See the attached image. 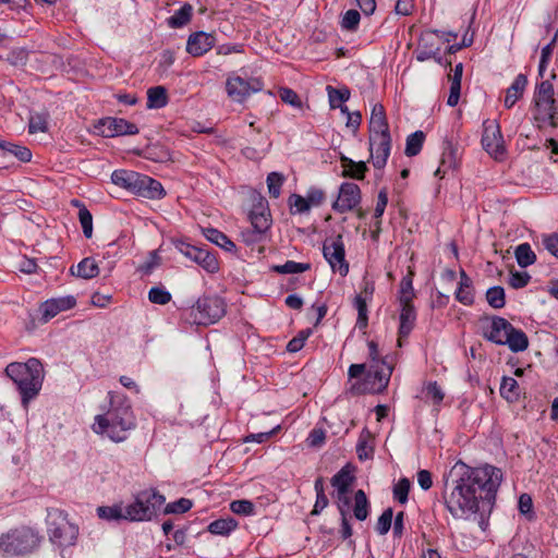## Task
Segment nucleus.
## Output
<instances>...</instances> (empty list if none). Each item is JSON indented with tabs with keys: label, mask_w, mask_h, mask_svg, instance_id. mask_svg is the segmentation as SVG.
Listing matches in <instances>:
<instances>
[{
	"label": "nucleus",
	"mask_w": 558,
	"mask_h": 558,
	"mask_svg": "<svg viewBox=\"0 0 558 558\" xmlns=\"http://www.w3.org/2000/svg\"><path fill=\"white\" fill-rule=\"evenodd\" d=\"M451 476L450 492L446 483L442 498L446 509L454 519L478 512L481 501L493 502L502 481L501 470L489 464L478 468L457 464Z\"/></svg>",
	"instance_id": "f257e3e1"
},
{
	"label": "nucleus",
	"mask_w": 558,
	"mask_h": 558,
	"mask_svg": "<svg viewBox=\"0 0 558 558\" xmlns=\"http://www.w3.org/2000/svg\"><path fill=\"white\" fill-rule=\"evenodd\" d=\"M136 426V416L128 396L109 391L108 407L104 413L95 416L92 429L95 434L119 444L128 440Z\"/></svg>",
	"instance_id": "f03ea898"
},
{
	"label": "nucleus",
	"mask_w": 558,
	"mask_h": 558,
	"mask_svg": "<svg viewBox=\"0 0 558 558\" xmlns=\"http://www.w3.org/2000/svg\"><path fill=\"white\" fill-rule=\"evenodd\" d=\"M478 324L481 336L486 341L497 345H508L514 353L525 351L529 348L526 333L501 316L484 315L478 318Z\"/></svg>",
	"instance_id": "7ed1b4c3"
},
{
	"label": "nucleus",
	"mask_w": 558,
	"mask_h": 558,
	"mask_svg": "<svg viewBox=\"0 0 558 558\" xmlns=\"http://www.w3.org/2000/svg\"><path fill=\"white\" fill-rule=\"evenodd\" d=\"M5 374L16 385L22 405L27 409L29 401L38 396L43 386L41 362L36 357H31L25 363L12 362L5 367Z\"/></svg>",
	"instance_id": "20e7f679"
},
{
	"label": "nucleus",
	"mask_w": 558,
	"mask_h": 558,
	"mask_svg": "<svg viewBox=\"0 0 558 558\" xmlns=\"http://www.w3.org/2000/svg\"><path fill=\"white\" fill-rule=\"evenodd\" d=\"M44 535L35 527L20 525L0 535V556L3 558L26 557L39 550Z\"/></svg>",
	"instance_id": "39448f33"
},
{
	"label": "nucleus",
	"mask_w": 558,
	"mask_h": 558,
	"mask_svg": "<svg viewBox=\"0 0 558 558\" xmlns=\"http://www.w3.org/2000/svg\"><path fill=\"white\" fill-rule=\"evenodd\" d=\"M68 513L58 508H49L46 524L49 541L59 548H68L76 544L78 526L70 522Z\"/></svg>",
	"instance_id": "423d86ee"
},
{
	"label": "nucleus",
	"mask_w": 558,
	"mask_h": 558,
	"mask_svg": "<svg viewBox=\"0 0 558 558\" xmlns=\"http://www.w3.org/2000/svg\"><path fill=\"white\" fill-rule=\"evenodd\" d=\"M165 501V496L155 488L141 490L134 496V500L131 504L124 506L126 512L125 521H150L160 510Z\"/></svg>",
	"instance_id": "0eeeda50"
},
{
	"label": "nucleus",
	"mask_w": 558,
	"mask_h": 558,
	"mask_svg": "<svg viewBox=\"0 0 558 558\" xmlns=\"http://www.w3.org/2000/svg\"><path fill=\"white\" fill-rule=\"evenodd\" d=\"M226 314V303L218 295H203L191 308L193 323L208 326L217 323Z\"/></svg>",
	"instance_id": "6e6552de"
},
{
	"label": "nucleus",
	"mask_w": 558,
	"mask_h": 558,
	"mask_svg": "<svg viewBox=\"0 0 558 558\" xmlns=\"http://www.w3.org/2000/svg\"><path fill=\"white\" fill-rule=\"evenodd\" d=\"M393 367L388 362L369 364L362 383L354 384L357 393H381L388 387Z\"/></svg>",
	"instance_id": "1a4fd4ad"
},
{
	"label": "nucleus",
	"mask_w": 558,
	"mask_h": 558,
	"mask_svg": "<svg viewBox=\"0 0 558 558\" xmlns=\"http://www.w3.org/2000/svg\"><path fill=\"white\" fill-rule=\"evenodd\" d=\"M263 87V80L255 76L243 78L239 75H231L226 82L228 96L236 102L245 101L252 94L262 90Z\"/></svg>",
	"instance_id": "9d476101"
},
{
	"label": "nucleus",
	"mask_w": 558,
	"mask_h": 558,
	"mask_svg": "<svg viewBox=\"0 0 558 558\" xmlns=\"http://www.w3.org/2000/svg\"><path fill=\"white\" fill-rule=\"evenodd\" d=\"M175 248L209 274L219 270V263L216 255L203 247L194 246L185 241H174Z\"/></svg>",
	"instance_id": "9b49d317"
},
{
	"label": "nucleus",
	"mask_w": 558,
	"mask_h": 558,
	"mask_svg": "<svg viewBox=\"0 0 558 558\" xmlns=\"http://www.w3.org/2000/svg\"><path fill=\"white\" fill-rule=\"evenodd\" d=\"M368 150L373 166L376 170H383L390 156L392 140L390 132H376L368 136Z\"/></svg>",
	"instance_id": "f8f14e48"
},
{
	"label": "nucleus",
	"mask_w": 558,
	"mask_h": 558,
	"mask_svg": "<svg viewBox=\"0 0 558 558\" xmlns=\"http://www.w3.org/2000/svg\"><path fill=\"white\" fill-rule=\"evenodd\" d=\"M362 202V192L353 182H342L339 186L338 197L331 204L333 211L345 214L355 210Z\"/></svg>",
	"instance_id": "ddd939ff"
},
{
	"label": "nucleus",
	"mask_w": 558,
	"mask_h": 558,
	"mask_svg": "<svg viewBox=\"0 0 558 558\" xmlns=\"http://www.w3.org/2000/svg\"><path fill=\"white\" fill-rule=\"evenodd\" d=\"M95 130L102 137H116L138 134L137 125L123 118L106 117L95 124Z\"/></svg>",
	"instance_id": "4468645a"
},
{
	"label": "nucleus",
	"mask_w": 558,
	"mask_h": 558,
	"mask_svg": "<svg viewBox=\"0 0 558 558\" xmlns=\"http://www.w3.org/2000/svg\"><path fill=\"white\" fill-rule=\"evenodd\" d=\"M323 254L333 271H338L343 277L348 275L349 264L345 260V250L341 234H338L331 241H325Z\"/></svg>",
	"instance_id": "2eb2a0df"
},
{
	"label": "nucleus",
	"mask_w": 558,
	"mask_h": 558,
	"mask_svg": "<svg viewBox=\"0 0 558 558\" xmlns=\"http://www.w3.org/2000/svg\"><path fill=\"white\" fill-rule=\"evenodd\" d=\"M482 146L495 159H501L506 153L499 124L496 121H485L483 124Z\"/></svg>",
	"instance_id": "dca6fc26"
},
{
	"label": "nucleus",
	"mask_w": 558,
	"mask_h": 558,
	"mask_svg": "<svg viewBox=\"0 0 558 558\" xmlns=\"http://www.w3.org/2000/svg\"><path fill=\"white\" fill-rule=\"evenodd\" d=\"M133 194L149 199H160L166 195V191L158 180L140 173Z\"/></svg>",
	"instance_id": "f3484780"
},
{
	"label": "nucleus",
	"mask_w": 558,
	"mask_h": 558,
	"mask_svg": "<svg viewBox=\"0 0 558 558\" xmlns=\"http://www.w3.org/2000/svg\"><path fill=\"white\" fill-rule=\"evenodd\" d=\"M216 44V38L213 34L205 32H195L191 34L186 43V51L192 57H202L208 52Z\"/></svg>",
	"instance_id": "a211bd4d"
},
{
	"label": "nucleus",
	"mask_w": 558,
	"mask_h": 558,
	"mask_svg": "<svg viewBox=\"0 0 558 558\" xmlns=\"http://www.w3.org/2000/svg\"><path fill=\"white\" fill-rule=\"evenodd\" d=\"M458 149L454 143L445 138L442 142V153L440 158V163L436 169L434 175L442 179L449 170H453L458 167Z\"/></svg>",
	"instance_id": "6ab92c4d"
},
{
	"label": "nucleus",
	"mask_w": 558,
	"mask_h": 558,
	"mask_svg": "<svg viewBox=\"0 0 558 558\" xmlns=\"http://www.w3.org/2000/svg\"><path fill=\"white\" fill-rule=\"evenodd\" d=\"M75 305L76 300L72 295L47 300L41 304L43 317L47 322L57 316L60 312L71 310Z\"/></svg>",
	"instance_id": "aec40b11"
},
{
	"label": "nucleus",
	"mask_w": 558,
	"mask_h": 558,
	"mask_svg": "<svg viewBox=\"0 0 558 558\" xmlns=\"http://www.w3.org/2000/svg\"><path fill=\"white\" fill-rule=\"evenodd\" d=\"M398 344L401 347V340L408 338L415 326L416 311L414 304H400Z\"/></svg>",
	"instance_id": "412c9836"
},
{
	"label": "nucleus",
	"mask_w": 558,
	"mask_h": 558,
	"mask_svg": "<svg viewBox=\"0 0 558 558\" xmlns=\"http://www.w3.org/2000/svg\"><path fill=\"white\" fill-rule=\"evenodd\" d=\"M339 160H340L341 168H342V172H341L342 178H349V179L359 180V181L364 180V178L368 171V167H367L366 162L354 161L353 159L347 157L343 154H340Z\"/></svg>",
	"instance_id": "4be33fe9"
},
{
	"label": "nucleus",
	"mask_w": 558,
	"mask_h": 558,
	"mask_svg": "<svg viewBox=\"0 0 558 558\" xmlns=\"http://www.w3.org/2000/svg\"><path fill=\"white\" fill-rule=\"evenodd\" d=\"M526 86L527 76L523 73L518 74L513 82L511 83V85L506 90L504 104L507 109L512 108L515 105V102L522 98Z\"/></svg>",
	"instance_id": "5701e85b"
},
{
	"label": "nucleus",
	"mask_w": 558,
	"mask_h": 558,
	"mask_svg": "<svg viewBox=\"0 0 558 558\" xmlns=\"http://www.w3.org/2000/svg\"><path fill=\"white\" fill-rule=\"evenodd\" d=\"M451 71L452 73L448 74L450 92L447 99V105L450 107H456L460 99L463 64L461 62L456 64L454 69H451Z\"/></svg>",
	"instance_id": "b1692460"
},
{
	"label": "nucleus",
	"mask_w": 558,
	"mask_h": 558,
	"mask_svg": "<svg viewBox=\"0 0 558 558\" xmlns=\"http://www.w3.org/2000/svg\"><path fill=\"white\" fill-rule=\"evenodd\" d=\"M355 481L350 464L342 466L330 480L333 492L350 493Z\"/></svg>",
	"instance_id": "393cba45"
},
{
	"label": "nucleus",
	"mask_w": 558,
	"mask_h": 558,
	"mask_svg": "<svg viewBox=\"0 0 558 558\" xmlns=\"http://www.w3.org/2000/svg\"><path fill=\"white\" fill-rule=\"evenodd\" d=\"M70 274L72 276L89 280L96 278L99 275V266L95 258L85 257L76 265V267H70Z\"/></svg>",
	"instance_id": "a878e982"
},
{
	"label": "nucleus",
	"mask_w": 558,
	"mask_h": 558,
	"mask_svg": "<svg viewBox=\"0 0 558 558\" xmlns=\"http://www.w3.org/2000/svg\"><path fill=\"white\" fill-rule=\"evenodd\" d=\"M138 178L140 172L125 169H118L111 173V182L114 185L131 192L132 194Z\"/></svg>",
	"instance_id": "bb28decb"
},
{
	"label": "nucleus",
	"mask_w": 558,
	"mask_h": 558,
	"mask_svg": "<svg viewBox=\"0 0 558 558\" xmlns=\"http://www.w3.org/2000/svg\"><path fill=\"white\" fill-rule=\"evenodd\" d=\"M368 128L369 134H375L376 132H390L386 110L381 104L373 106Z\"/></svg>",
	"instance_id": "cd10ccee"
},
{
	"label": "nucleus",
	"mask_w": 558,
	"mask_h": 558,
	"mask_svg": "<svg viewBox=\"0 0 558 558\" xmlns=\"http://www.w3.org/2000/svg\"><path fill=\"white\" fill-rule=\"evenodd\" d=\"M203 235L211 243L223 248L227 252H235V244L220 230L215 228H204Z\"/></svg>",
	"instance_id": "c85d7f7f"
},
{
	"label": "nucleus",
	"mask_w": 558,
	"mask_h": 558,
	"mask_svg": "<svg viewBox=\"0 0 558 558\" xmlns=\"http://www.w3.org/2000/svg\"><path fill=\"white\" fill-rule=\"evenodd\" d=\"M238 527V521L232 517L220 518L210 522L207 531L214 535L229 536Z\"/></svg>",
	"instance_id": "c756f323"
},
{
	"label": "nucleus",
	"mask_w": 558,
	"mask_h": 558,
	"mask_svg": "<svg viewBox=\"0 0 558 558\" xmlns=\"http://www.w3.org/2000/svg\"><path fill=\"white\" fill-rule=\"evenodd\" d=\"M500 396L508 402H517L520 398V387L513 377L504 376L500 384Z\"/></svg>",
	"instance_id": "7c9ffc66"
},
{
	"label": "nucleus",
	"mask_w": 558,
	"mask_h": 558,
	"mask_svg": "<svg viewBox=\"0 0 558 558\" xmlns=\"http://www.w3.org/2000/svg\"><path fill=\"white\" fill-rule=\"evenodd\" d=\"M169 101L167 89L163 86H154L147 90V108L160 109Z\"/></svg>",
	"instance_id": "2f4dec72"
},
{
	"label": "nucleus",
	"mask_w": 558,
	"mask_h": 558,
	"mask_svg": "<svg viewBox=\"0 0 558 558\" xmlns=\"http://www.w3.org/2000/svg\"><path fill=\"white\" fill-rule=\"evenodd\" d=\"M98 518L106 521H125L126 512L122 502L112 506H100L97 508Z\"/></svg>",
	"instance_id": "473e14b6"
},
{
	"label": "nucleus",
	"mask_w": 558,
	"mask_h": 558,
	"mask_svg": "<svg viewBox=\"0 0 558 558\" xmlns=\"http://www.w3.org/2000/svg\"><path fill=\"white\" fill-rule=\"evenodd\" d=\"M193 14V7L190 3H184L173 15L167 19V24L171 28H180L186 25Z\"/></svg>",
	"instance_id": "72a5a7b5"
},
{
	"label": "nucleus",
	"mask_w": 558,
	"mask_h": 558,
	"mask_svg": "<svg viewBox=\"0 0 558 558\" xmlns=\"http://www.w3.org/2000/svg\"><path fill=\"white\" fill-rule=\"evenodd\" d=\"M414 272L409 270L400 281L399 302L400 304H413L415 292L413 289Z\"/></svg>",
	"instance_id": "f704fd0d"
},
{
	"label": "nucleus",
	"mask_w": 558,
	"mask_h": 558,
	"mask_svg": "<svg viewBox=\"0 0 558 558\" xmlns=\"http://www.w3.org/2000/svg\"><path fill=\"white\" fill-rule=\"evenodd\" d=\"M369 501L363 489L354 494L353 515L359 521H364L369 515Z\"/></svg>",
	"instance_id": "c9c22d12"
},
{
	"label": "nucleus",
	"mask_w": 558,
	"mask_h": 558,
	"mask_svg": "<svg viewBox=\"0 0 558 558\" xmlns=\"http://www.w3.org/2000/svg\"><path fill=\"white\" fill-rule=\"evenodd\" d=\"M0 149L15 156L22 162L32 160V151L28 147L0 140Z\"/></svg>",
	"instance_id": "e433bc0d"
},
{
	"label": "nucleus",
	"mask_w": 558,
	"mask_h": 558,
	"mask_svg": "<svg viewBox=\"0 0 558 558\" xmlns=\"http://www.w3.org/2000/svg\"><path fill=\"white\" fill-rule=\"evenodd\" d=\"M514 256L521 268H526L536 262V254L529 243H521L515 247Z\"/></svg>",
	"instance_id": "4c0bfd02"
},
{
	"label": "nucleus",
	"mask_w": 558,
	"mask_h": 558,
	"mask_svg": "<svg viewBox=\"0 0 558 558\" xmlns=\"http://www.w3.org/2000/svg\"><path fill=\"white\" fill-rule=\"evenodd\" d=\"M425 137H426L425 133L420 130L410 134L405 141L404 154L408 157H414V156L418 155L423 148Z\"/></svg>",
	"instance_id": "58836bf2"
},
{
	"label": "nucleus",
	"mask_w": 558,
	"mask_h": 558,
	"mask_svg": "<svg viewBox=\"0 0 558 558\" xmlns=\"http://www.w3.org/2000/svg\"><path fill=\"white\" fill-rule=\"evenodd\" d=\"M423 392L427 401L439 408L445 399V392L437 381H428L424 385Z\"/></svg>",
	"instance_id": "ea45409f"
},
{
	"label": "nucleus",
	"mask_w": 558,
	"mask_h": 558,
	"mask_svg": "<svg viewBox=\"0 0 558 558\" xmlns=\"http://www.w3.org/2000/svg\"><path fill=\"white\" fill-rule=\"evenodd\" d=\"M371 438V433L367 429H363L360 434L356 444V454L361 461L373 457L374 448L369 445Z\"/></svg>",
	"instance_id": "a19ab883"
},
{
	"label": "nucleus",
	"mask_w": 558,
	"mask_h": 558,
	"mask_svg": "<svg viewBox=\"0 0 558 558\" xmlns=\"http://www.w3.org/2000/svg\"><path fill=\"white\" fill-rule=\"evenodd\" d=\"M367 299L363 298L362 294H357L354 298L353 305L357 311L356 327L360 330L365 329L368 326V308Z\"/></svg>",
	"instance_id": "79ce46f5"
},
{
	"label": "nucleus",
	"mask_w": 558,
	"mask_h": 558,
	"mask_svg": "<svg viewBox=\"0 0 558 558\" xmlns=\"http://www.w3.org/2000/svg\"><path fill=\"white\" fill-rule=\"evenodd\" d=\"M329 99L330 108L336 109L343 102L348 101L351 96V92L348 87L336 88L330 85L326 88Z\"/></svg>",
	"instance_id": "37998d69"
},
{
	"label": "nucleus",
	"mask_w": 558,
	"mask_h": 558,
	"mask_svg": "<svg viewBox=\"0 0 558 558\" xmlns=\"http://www.w3.org/2000/svg\"><path fill=\"white\" fill-rule=\"evenodd\" d=\"M486 301L490 307L500 310L506 305L505 289L500 286H495L486 291Z\"/></svg>",
	"instance_id": "c03bdc74"
},
{
	"label": "nucleus",
	"mask_w": 558,
	"mask_h": 558,
	"mask_svg": "<svg viewBox=\"0 0 558 558\" xmlns=\"http://www.w3.org/2000/svg\"><path fill=\"white\" fill-rule=\"evenodd\" d=\"M310 268L311 264L308 263L287 260L283 265H274L271 270L277 274H300L307 271Z\"/></svg>",
	"instance_id": "a18cd8bd"
},
{
	"label": "nucleus",
	"mask_w": 558,
	"mask_h": 558,
	"mask_svg": "<svg viewBox=\"0 0 558 558\" xmlns=\"http://www.w3.org/2000/svg\"><path fill=\"white\" fill-rule=\"evenodd\" d=\"M29 57V50L24 47H16L11 49L4 60L8 61L11 65L14 66H24L26 65Z\"/></svg>",
	"instance_id": "49530a36"
},
{
	"label": "nucleus",
	"mask_w": 558,
	"mask_h": 558,
	"mask_svg": "<svg viewBox=\"0 0 558 558\" xmlns=\"http://www.w3.org/2000/svg\"><path fill=\"white\" fill-rule=\"evenodd\" d=\"M411 488V482L408 477H401L397 484L393 485L392 494L393 499L399 504L404 505L409 499V492Z\"/></svg>",
	"instance_id": "de8ad7c7"
},
{
	"label": "nucleus",
	"mask_w": 558,
	"mask_h": 558,
	"mask_svg": "<svg viewBox=\"0 0 558 558\" xmlns=\"http://www.w3.org/2000/svg\"><path fill=\"white\" fill-rule=\"evenodd\" d=\"M251 205L248 217L264 213L267 214L270 210L267 199L256 191L251 194Z\"/></svg>",
	"instance_id": "09e8293b"
},
{
	"label": "nucleus",
	"mask_w": 558,
	"mask_h": 558,
	"mask_svg": "<svg viewBox=\"0 0 558 558\" xmlns=\"http://www.w3.org/2000/svg\"><path fill=\"white\" fill-rule=\"evenodd\" d=\"M288 204L290 207V213L292 215L304 214V213L310 211V209H311L306 197L295 194V193H293L289 196Z\"/></svg>",
	"instance_id": "8fccbe9b"
},
{
	"label": "nucleus",
	"mask_w": 558,
	"mask_h": 558,
	"mask_svg": "<svg viewBox=\"0 0 558 558\" xmlns=\"http://www.w3.org/2000/svg\"><path fill=\"white\" fill-rule=\"evenodd\" d=\"M267 186L269 195L274 198H278L281 194V187L284 182V177L280 172H270L267 175Z\"/></svg>",
	"instance_id": "3c124183"
},
{
	"label": "nucleus",
	"mask_w": 558,
	"mask_h": 558,
	"mask_svg": "<svg viewBox=\"0 0 558 558\" xmlns=\"http://www.w3.org/2000/svg\"><path fill=\"white\" fill-rule=\"evenodd\" d=\"M48 116L45 113H35L31 114L29 121H28V133L29 134H36V133H44L48 130V122H47Z\"/></svg>",
	"instance_id": "603ef678"
},
{
	"label": "nucleus",
	"mask_w": 558,
	"mask_h": 558,
	"mask_svg": "<svg viewBox=\"0 0 558 558\" xmlns=\"http://www.w3.org/2000/svg\"><path fill=\"white\" fill-rule=\"evenodd\" d=\"M360 21V12L357 10L350 9L343 14L340 25L342 29L355 32L359 28Z\"/></svg>",
	"instance_id": "864d4df0"
},
{
	"label": "nucleus",
	"mask_w": 558,
	"mask_h": 558,
	"mask_svg": "<svg viewBox=\"0 0 558 558\" xmlns=\"http://www.w3.org/2000/svg\"><path fill=\"white\" fill-rule=\"evenodd\" d=\"M518 508L520 513L523 514L529 521L536 519L531 495L526 493L521 494L518 501Z\"/></svg>",
	"instance_id": "5fc2aeb1"
},
{
	"label": "nucleus",
	"mask_w": 558,
	"mask_h": 558,
	"mask_svg": "<svg viewBox=\"0 0 558 558\" xmlns=\"http://www.w3.org/2000/svg\"><path fill=\"white\" fill-rule=\"evenodd\" d=\"M171 293L162 287H153L148 291L149 302L158 305H166L171 301Z\"/></svg>",
	"instance_id": "6e6d98bb"
},
{
	"label": "nucleus",
	"mask_w": 558,
	"mask_h": 558,
	"mask_svg": "<svg viewBox=\"0 0 558 558\" xmlns=\"http://www.w3.org/2000/svg\"><path fill=\"white\" fill-rule=\"evenodd\" d=\"M193 507V501L189 498H180L173 502H169L165 508V513L181 514L185 513Z\"/></svg>",
	"instance_id": "4d7b16f0"
},
{
	"label": "nucleus",
	"mask_w": 558,
	"mask_h": 558,
	"mask_svg": "<svg viewBox=\"0 0 558 558\" xmlns=\"http://www.w3.org/2000/svg\"><path fill=\"white\" fill-rule=\"evenodd\" d=\"M78 220L83 230V234L86 239L93 236V215L87 208H81L77 214Z\"/></svg>",
	"instance_id": "13d9d810"
},
{
	"label": "nucleus",
	"mask_w": 558,
	"mask_h": 558,
	"mask_svg": "<svg viewBox=\"0 0 558 558\" xmlns=\"http://www.w3.org/2000/svg\"><path fill=\"white\" fill-rule=\"evenodd\" d=\"M393 510L392 508H387L379 515L376 524V531L380 535H385L389 532L392 523Z\"/></svg>",
	"instance_id": "bf43d9fd"
},
{
	"label": "nucleus",
	"mask_w": 558,
	"mask_h": 558,
	"mask_svg": "<svg viewBox=\"0 0 558 558\" xmlns=\"http://www.w3.org/2000/svg\"><path fill=\"white\" fill-rule=\"evenodd\" d=\"M250 221H251V225L253 228L259 230V231H263L264 233H266V231L270 228L271 226V214H270V210L264 214H259V215H254V216H251L248 217Z\"/></svg>",
	"instance_id": "052dcab7"
},
{
	"label": "nucleus",
	"mask_w": 558,
	"mask_h": 558,
	"mask_svg": "<svg viewBox=\"0 0 558 558\" xmlns=\"http://www.w3.org/2000/svg\"><path fill=\"white\" fill-rule=\"evenodd\" d=\"M230 510L235 514L252 515L254 513V504L246 499L233 500L230 504Z\"/></svg>",
	"instance_id": "680f3d73"
},
{
	"label": "nucleus",
	"mask_w": 558,
	"mask_h": 558,
	"mask_svg": "<svg viewBox=\"0 0 558 558\" xmlns=\"http://www.w3.org/2000/svg\"><path fill=\"white\" fill-rule=\"evenodd\" d=\"M350 493H339L333 492L332 497L335 499V504L340 513V517H344V514H349L351 498L349 496Z\"/></svg>",
	"instance_id": "e2e57ef3"
},
{
	"label": "nucleus",
	"mask_w": 558,
	"mask_h": 558,
	"mask_svg": "<svg viewBox=\"0 0 558 558\" xmlns=\"http://www.w3.org/2000/svg\"><path fill=\"white\" fill-rule=\"evenodd\" d=\"M456 300L465 305L471 306L474 304L475 299V290L474 288L468 289L462 286H458L456 292H454Z\"/></svg>",
	"instance_id": "0e129e2a"
},
{
	"label": "nucleus",
	"mask_w": 558,
	"mask_h": 558,
	"mask_svg": "<svg viewBox=\"0 0 558 558\" xmlns=\"http://www.w3.org/2000/svg\"><path fill=\"white\" fill-rule=\"evenodd\" d=\"M279 96L283 102L291 105L294 108H302V101H301L299 95L296 94V92H294L292 88L280 87Z\"/></svg>",
	"instance_id": "69168bd1"
},
{
	"label": "nucleus",
	"mask_w": 558,
	"mask_h": 558,
	"mask_svg": "<svg viewBox=\"0 0 558 558\" xmlns=\"http://www.w3.org/2000/svg\"><path fill=\"white\" fill-rule=\"evenodd\" d=\"M306 199L308 202L310 207L315 206L318 207L324 204L326 201V193L324 190L311 186L306 192Z\"/></svg>",
	"instance_id": "338daca9"
},
{
	"label": "nucleus",
	"mask_w": 558,
	"mask_h": 558,
	"mask_svg": "<svg viewBox=\"0 0 558 558\" xmlns=\"http://www.w3.org/2000/svg\"><path fill=\"white\" fill-rule=\"evenodd\" d=\"M543 246L558 259V233L553 232L542 235Z\"/></svg>",
	"instance_id": "774afa93"
}]
</instances>
